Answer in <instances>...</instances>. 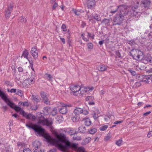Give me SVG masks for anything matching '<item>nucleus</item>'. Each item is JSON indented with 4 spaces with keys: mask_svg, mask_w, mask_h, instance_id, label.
<instances>
[{
    "mask_svg": "<svg viewBox=\"0 0 152 152\" xmlns=\"http://www.w3.org/2000/svg\"><path fill=\"white\" fill-rule=\"evenodd\" d=\"M26 125L27 127L34 130L38 134L43 137L48 143L58 147L63 152H68L67 150L70 147L77 152H87L83 147L77 148V144L71 143L66 138L65 135L63 134H58L56 133L55 136L56 139H53L48 133L45 132L44 129L39 126L33 124H26Z\"/></svg>",
    "mask_w": 152,
    "mask_h": 152,
    "instance_id": "nucleus-1",
    "label": "nucleus"
},
{
    "mask_svg": "<svg viewBox=\"0 0 152 152\" xmlns=\"http://www.w3.org/2000/svg\"><path fill=\"white\" fill-rule=\"evenodd\" d=\"M134 8L130 11H129V8L127 6L121 5L116 6L115 10H111L110 12L112 13H115L118 10L120 12L119 15L117 14L114 18L113 20L114 25L119 24L122 20L124 16L126 15L130 16H136L137 14V12L134 10Z\"/></svg>",
    "mask_w": 152,
    "mask_h": 152,
    "instance_id": "nucleus-2",
    "label": "nucleus"
},
{
    "mask_svg": "<svg viewBox=\"0 0 152 152\" xmlns=\"http://www.w3.org/2000/svg\"><path fill=\"white\" fill-rule=\"evenodd\" d=\"M131 54L134 59L138 60L143 55L142 52L139 50L133 49L131 51Z\"/></svg>",
    "mask_w": 152,
    "mask_h": 152,
    "instance_id": "nucleus-3",
    "label": "nucleus"
},
{
    "mask_svg": "<svg viewBox=\"0 0 152 152\" xmlns=\"http://www.w3.org/2000/svg\"><path fill=\"white\" fill-rule=\"evenodd\" d=\"M94 89V87H93L82 86L80 88L78 95L80 96L86 95L88 94L90 91H92Z\"/></svg>",
    "mask_w": 152,
    "mask_h": 152,
    "instance_id": "nucleus-4",
    "label": "nucleus"
},
{
    "mask_svg": "<svg viewBox=\"0 0 152 152\" xmlns=\"http://www.w3.org/2000/svg\"><path fill=\"white\" fill-rule=\"evenodd\" d=\"M53 120L51 119L43 118V120H40L38 122V123L43 125H45L50 126V128L53 129V127L51 126L53 124Z\"/></svg>",
    "mask_w": 152,
    "mask_h": 152,
    "instance_id": "nucleus-5",
    "label": "nucleus"
},
{
    "mask_svg": "<svg viewBox=\"0 0 152 152\" xmlns=\"http://www.w3.org/2000/svg\"><path fill=\"white\" fill-rule=\"evenodd\" d=\"M81 87L78 85L77 86H72L70 87L71 90L72 91L71 93L72 94L75 96H78L79 95L80 89Z\"/></svg>",
    "mask_w": 152,
    "mask_h": 152,
    "instance_id": "nucleus-6",
    "label": "nucleus"
},
{
    "mask_svg": "<svg viewBox=\"0 0 152 152\" xmlns=\"http://www.w3.org/2000/svg\"><path fill=\"white\" fill-rule=\"evenodd\" d=\"M59 106L61 107V108L60 109L59 111L60 113L63 114H65L67 111V110L66 107H70L71 106V105H67L64 104L62 103H59Z\"/></svg>",
    "mask_w": 152,
    "mask_h": 152,
    "instance_id": "nucleus-7",
    "label": "nucleus"
},
{
    "mask_svg": "<svg viewBox=\"0 0 152 152\" xmlns=\"http://www.w3.org/2000/svg\"><path fill=\"white\" fill-rule=\"evenodd\" d=\"M33 145L34 147V150L35 152H42L41 149V143L39 141H36L34 142Z\"/></svg>",
    "mask_w": 152,
    "mask_h": 152,
    "instance_id": "nucleus-8",
    "label": "nucleus"
},
{
    "mask_svg": "<svg viewBox=\"0 0 152 152\" xmlns=\"http://www.w3.org/2000/svg\"><path fill=\"white\" fill-rule=\"evenodd\" d=\"M74 113L75 115H79L81 113L86 115L88 113V111L86 110H83L80 107H76L74 111Z\"/></svg>",
    "mask_w": 152,
    "mask_h": 152,
    "instance_id": "nucleus-9",
    "label": "nucleus"
},
{
    "mask_svg": "<svg viewBox=\"0 0 152 152\" xmlns=\"http://www.w3.org/2000/svg\"><path fill=\"white\" fill-rule=\"evenodd\" d=\"M30 53L35 59H37L38 57V53L37 48L36 47H32L30 51Z\"/></svg>",
    "mask_w": 152,
    "mask_h": 152,
    "instance_id": "nucleus-10",
    "label": "nucleus"
},
{
    "mask_svg": "<svg viewBox=\"0 0 152 152\" xmlns=\"http://www.w3.org/2000/svg\"><path fill=\"white\" fill-rule=\"evenodd\" d=\"M100 113L98 109H95L92 110L91 115L94 120H96L99 117V115Z\"/></svg>",
    "mask_w": 152,
    "mask_h": 152,
    "instance_id": "nucleus-11",
    "label": "nucleus"
},
{
    "mask_svg": "<svg viewBox=\"0 0 152 152\" xmlns=\"http://www.w3.org/2000/svg\"><path fill=\"white\" fill-rule=\"evenodd\" d=\"M86 4L88 8L93 7L95 5V0H86Z\"/></svg>",
    "mask_w": 152,
    "mask_h": 152,
    "instance_id": "nucleus-12",
    "label": "nucleus"
},
{
    "mask_svg": "<svg viewBox=\"0 0 152 152\" xmlns=\"http://www.w3.org/2000/svg\"><path fill=\"white\" fill-rule=\"evenodd\" d=\"M88 16L89 20L92 22V23H94L95 22L94 19H95L97 21H99L101 20L100 18L97 16L96 14L95 15H92V16H90L88 15Z\"/></svg>",
    "mask_w": 152,
    "mask_h": 152,
    "instance_id": "nucleus-13",
    "label": "nucleus"
},
{
    "mask_svg": "<svg viewBox=\"0 0 152 152\" xmlns=\"http://www.w3.org/2000/svg\"><path fill=\"white\" fill-rule=\"evenodd\" d=\"M41 96L43 99L45 103L46 104H50V102L48 101V99L47 97V95L44 92H41Z\"/></svg>",
    "mask_w": 152,
    "mask_h": 152,
    "instance_id": "nucleus-14",
    "label": "nucleus"
},
{
    "mask_svg": "<svg viewBox=\"0 0 152 152\" xmlns=\"http://www.w3.org/2000/svg\"><path fill=\"white\" fill-rule=\"evenodd\" d=\"M21 114L23 116L28 119H30L31 118H35L34 116H33L32 115L30 114H27L24 111H22L21 113Z\"/></svg>",
    "mask_w": 152,
    "mask_h": 152,
    "instance_id": "nucleus-15",
    "label": "nucleus"
},
{
    "mask_svg": "<svg viewBox=\"0 0 152 152\" xmlns=\"http://www.w3.org/2000/svg\"><path fill=\"white\" fill-rule=\"evenodd\" d=\"M85 125L87 126H90L91 124V121L90 119L88 117H85L83 119Z\"/></svg>",
    "mask_w": 152,
    "mask_h": 152,
    "instance_id": "nucleus-16",
    "label": "nucleus"
},
{
    "mask_svg": "<svg viewBox=\"0 0 152 152\" xmlns=\"http://www.w3.org/2000/svg\"><path fill=\"white\" fill-rule=\"evenodd\" d=\"M152 58L149 54L147 55L145 58L144 59L142 60L143 62L145 63H147L151 61Z\"/></svg>",
    "mask_w": 152,
    "mask_h": 152,
    "instance_id": "nucleus-17",
    "label": "nucleus"
},
{
    "mask_svg": "<svg viewBox=\"0 0 152 152\" xmlns=\"http://www.w3.org/2000/svg\"><path fill=\"white\" fill-rule=\"evenodd\" d=\"M72 119L73 122H77L80 121V117L79 115H75L72 117Z\"/></svg>",
    "mask_w": 152,
    "mask_h": 152,
    "instance_id": "nucleus-18",
    "label": "nucleus"
},
{
    "mask_svg": "<svg viewBox=\"0 0 152 152\" xmlns=\"http://www.w3.org/2000/svg\"><path fill=\"white\" fill-rule=\"evenodd\" d=\"M142 3L145 7H148L150 4V1L149 0H143Z\"/></svg>",
    "mask_w": 152,
    "mask_h": 152,
    "instance_id": "nucleus-19",
    "label": "nucleus"
},
{
    "mask_svg": "<svg viewBox=\"0 0 152 152\" xmlns=\"http://www.w3.org/2000/svg\"><path fill=\"white\" fill-rule=\"evenodd\" d=\"M12 7H8L7 10L6 12L5 17L7 18H9L10 16V11L12 10Z\"/></svg>",
    "mask_w": 152,
    "mask_h": 152,
    "instance_id": "nucleus-20",
    "label": "nucleus"
},
{
    "mask_svg": "<svg viewBox=\"0 0 152 152\" xmlns=\"http://www.w3.org/2000/svg\"><path fill=\"white\" fill-rule=\"evenodd\" d=\"M86 127L83 126H81L79 128V131L80 133H84L86 132Z\"/></svg>",
    "mask_w": 152,
    "mask_h": 152,
    "instance_id": "nucleus-21",
    "label": "nucleus"
},
{
    "mask_svg": "<svg viewBox=\"0 0 152 152\" xmlns=\"http://www.w3.org/2000/svg\"><path fill=\"white\" fill-rule=\"evenodd\" d=\"M98 69L101 71H103L106 70V68L102 65H99L97 67Z\"/></svg>",
    "mask_w": 152,
    "mask_h": 152,
    "instance_id": "nucleus-22",
    "label": "nucleus"
},
{
    "mask_svg": "<svg viewBox=\"0 0 152 152\" xmlns=\"http://www.w3.org/2000/svg\"><path fill=\"white\" fill-rule=\"evenodd\" d=\"M28 52L27 50H25L23 52L22 55V57H24L25 58L27 59L28 58Z\"/></svg>",
    "mask_w": 152,
    "mask_h": 152,
    "instance_id": "nucleus-23",
    "label": "nucleus"
},
{
    "mask_svg": "<svg viewBox=\"0 0 152 152\" xmlns=\"http://www.w3.org/2000/svg\"><path fill=\"white\" fill-rule=\"evenodd\" d=\"M56 121L58 123H60L63 121L64 119L62 116L61 115L58 116L56 118Z\"/></svg>",
    "mask_w": 152,
    "mask_h": 152,
    "instance_id": "nucleus-24",
    "label": "nucleus"
},
{
    "mask_svg": "<svg viewBox=\"0 0 152 152\" xmlns=\"http://www.w3.org/2000/svg\"><path fill=\"white\" fill-rule=\"evenodd\" d=\"M34 81L35 80L32 77H31L30 79H28L27 80H25V82H28V83L30 85L34 83Z\"/></svg>",
    "mask_w": 152,
    "mask_h": 152,
    "instance_id": "nucleus-25",
    "label": "nucleus"
},
{
    "mask_svg": "<svg viewBox=\"0 0 152 152\" xmlns=\"http://www.w3.org/2000/svg\"><path fill=\"white\" fill-rule=\"evenodd\" d=\"M91 140V137H89L86 138L83 141V142H82L83 144L86 145V144L88 143Z\"/></svg>",
    "mask_w": 152,
    "mask_h": 152,
    "instance_id": "nucleus-26",
    "label": "nucleus"
},
{
    "mask_svg": "<svg viewBox=\"0 0 152 152\" xmlns=\"http://www.w3.org/2000/svg\"><path fill=\"white\" fill-rule=\"evenodd\" d=\"M108 127V125H106L100 127L99 128V129L101 131H104L107 129Z\"/></svg>",
    "mask_w": 152,
    "mask_h": 152,
    "instance_id": "nucleus-27",
    "label": "nucleus"
},
{
    "mask_svg": "<svg viewBox=\"0 0 152 152\" xmlns=\"http://www.w3.org/2000/svg\"><path fill=\"white\" fill-rule=\"evenodd\" d=\"M19 20L20 22L22 23H25L26 21V18L23 17H20L19 19Z\"/></svg>",
    "mask_w": 152,
    "mask_h": 152,
    "instance_id": "nucleus-28",
    "label": "nucleus"
},
{
    "mask_svg": "<svg viewBox=\"0 0 152 152\" xmlns=\"http://www.w3.org/2000/svg\"><path fill=\"white\" fill-rule=\"evenodd\" d=\"M96 129L95 128L91 129L88 131L89 133L90 134H93L96 132Z\"/></svg>",
    "mask_w": 152,
    "mask_h": 152,
    "instance_id": "nucleus-29",
    "label": "nucleus"
},
{
    "mask_svg": "<svg viewBox=\"0 0 152 152\" xmlns=\"http://www.w3.org/2000/svg\"><path fill=\"white\" fill-rule=\"evenodd\" d=\"M57 110L56 108H54L51 113V114L53 116L57 114Z\"/></svg>",
    "mask_w": 152,
    "mask_h": 152,
    "instance_id": "nucleus-30",
    "label": "nucleus"
},
{
    "mask_svg": "<svg viewBox=\"0 0 152 152\" xmlns=\"http://www.w3.org/2000/svg\"><path fill=\"white\" fill-rule=\"evenodd\" d=\"M122 140L121 139H120L116 142V144L118 146H120L122 145Z\"/></svg>",
    "mask_w": 152,
    "mask_h": 152,
    "instance_id": "nucleus-31",
    "label": "nucleus"
},
{
    "mask_svg": "<svg viewBox=\"0 0 152 152\" xmlns=\"http://www.w3.org/2000/svg\"><path fill=\"white\" fill-rule=\"evenodd\" d=\"M72 11L76 15H80V12L76 9H73Z\"/></svg>",
    "mask_w": 152,
    "mask_h": 152,
    "instance_id": "nucleus-32",
    "label": "nucleus"
},
{
    "mask_svg": "<svg viewBox=\"0 0 152 152\" xmlns=\"http://www.w3.org/2000/svg\"><path fill=\"white\" fill-rule=\"evenodd\" d=\"M94 97L92 96H90L87 97L86 98V101H88L89 102L90 101H92L94 99Z\"/></svg>",
    "mask_w": 152,
    "mask_h": 152,
    "instance_id": "nucleus-33",
    "label": "nucleus"
},
{
    "mask_svg": "<svg viewBox=\"0 0 152 152\" xmlns=\"http://www.w3.org/2000/svg\"><path fill=\"white\" fill-rule=\"evenodd\" d=\"M88 48L89 49H93V44L91 43H88L87 44Z\"/></svg>",
    "mask_w": 152,
    "mask_h": 152,
    "instance_id": "nucleus-34",
    "label": "nucleus"
},
{
    "mask_svg": "<svg viewBox=\"0 0 152 152\" xmlns=\"http://www.w3.org/2000/svg\"><path fill=\"white\" fill-rule=\"evenodd\" d=\"M17 94L20 96H22L23 95V93L22 91L20 90H18L16 93Z\"/></svg>",
    "mask_w": 152,
    "mask_h": 152,
    "instance_id": "nucleus-35",
    "label": "nucleus"
},
{
    "mask_svg": "<svg viewBox=\"0 0 152 152\" xmlns=\"http://www.w3.org/2000/svg\"><path fill=\"white\" fill-rule=\"evenodd\" d=\"M85 34H83L81 35V37H82V39L84 41L87 42L89 41L88 39L87 38H85L84 37Z\"/></svg>",
    "mask_w": 152,
    "mask_h": 152,
    "instance_id": "nucleus-36",
    "label": "nucleus"
},
{
    "mask_svg": "<svg viewBox=\"0 0 152 152\" xmlns=\"http://www.w3.org/2000/svg\"><path fill=\"white\" fill-rule=\"evenodd\" d=\"M45 75L49 78L48 80L50 81L51 82L52 81V77L50 74H46Z\"/></svg>",
    "mask_w": 152,
    "mask_h": 152,
    "instance_id": "nucleus-37",
    "label": "nucleus"
},
{
    "mask_svg": "<svg viewBox=\"0 0 152 152\" xmlns=\"http://www.w3.org/2000/svg\"><path fill=\"white\" fill-rule=\"evenodd\" d=\"M61 29L63 31H66V25L65 24H63L61 27Z\"/></svg>",
    "mask_w": 152,
    "mask_h": 152,
    "instance_id": "nucleus-38",
    "label": "nucleus"
},
{
    "mask_svg": "<svg viewBox=\"0 0 152 152\" xmlns=\"http://www.w3.org/2000/svg\"><path fill=\"white\" fill-rule=\"evenodd\" d=\"M128 71L131 74L134 76L136 74V72L132 70L129 69L128 70Z\"/></svg>",
    "mask_w": 152,
    "mask_h": 152,
    "instance_id": "nucleus-39",
    "label": "nucleus"
},
{
    "mask_svg": "<svg viewBox=\"0 0 152 152\" xmlns=\"http://www.w3.org/2000/svg\"><path fill=\"white\" fill-rule=\"evenodd\" d=\"M32 99L36 102H38L39 100V99H38L36 96H32Z\"/></svg>",
    "mask_w": 152,
    "mask_h": 152,
    "instance_id": "nucleus-40",
    "label": "nucleus"
},
{
    "mask_svg": "<svg viewBox=\"0 0 152 152\" xmlns=\"http://www.w3.org/2000/svg\"><path fill=\"white\" fill-rule=\"evenodd\" d=\"M145 77L146 79H148L151 80V82H152V75H151L147 76H145Z\"/></svg>",
    "mask_w": 152,
    "mask_h": 152,
    "instance_id": "nucleus-41",
    "label": "nucleus"
},
{
    "mask_svg": "<svg viewBox=\"0 0 152 152\" xmlns=\"http://www.w3.org/2000/svg\"><path fill=\"white\" fill-rule=\"evenodd\" d=\"M58 6V4L56 2H55L53 6V7H52L53 9V10H55L56 9V8Z\"/></svg>",
    "mask_w": 152,
    "mask_h": 152,
    "instance_id": "nucleus-42",
    "label": "nucleus"
},
{
    "mask_svg": "<svg viewBox=\"0 0 152 152\" xmlns=\"http://www.w3.org/2000/svg\"><path fill=\"white\" fill-rule=\"evenodd\" d=\"M111 136L110 134H108L104 139L105 140L107 141L109 140Z\"/></svg>",
    "mask_w": 152,
    "mask_h": 152,
    "instance_id": "nucleus-43",
    "label": "nucleus"
},
{
    "mask_svg": "<svg viewBox=\"0 0 152 152\" xmlns=\"http://www.w3.org/2000/svg\"><path fill=\"white\" fill-rule=\"evenodd\" d=\"M23 152H31V151L29 148H26L23 150Z\"/></svg>",
    "mask_w": 152,
    "mask_h": 152,
    "instance_id": "nucleus-44",
    "label": "nucleus"
},
{
    "mask_svg": "<svg viewBox=\"0 0 152 152\" xmlns=\"http://www.w3.org/2000/svg\"><path fill=\"white\" fill-rule=\"evenodd\" d=\"M74 139L75 140H81V138L80 137L77 136L74 137Z\"/></svg>",
    "mask_w": 152,
    "mask_h": 152,
    "instance_id": "nucleus-45",
    "label": "nucleus"
},
{
    "mask_svg": "<svg viewBox=\"0 0 152 152\" xmlns=\"http://www.w3.org/2000/svg\"><path fill=\"white\" fill-rule=\"evenodd\" d=\"M23 106L28 107L29 106V104L28 102H25L23 103Z\"/></svg>",
    "mask_w": 152,
    "mask_h": 152,
    "instance_id": "nucleus-46",
    "label": "nucleus"
},
{
    "mask_svg": "<svg viewBox=\"0 0 152 152\" xmlns=\"http://www.w3.org/2000/svg\"><path fill=\"white\" fill-rule=\"evenodd\" d=\"M103 22L105 24H107L109 22V20L107 19H104L103 20Z\"/></svg>",
    "mask_w": 152,
    "mask_h": 152,
    "instance_id": "nucleus-47",
    "label": "nucleus"
},
{
    "mask_svg": "<svg viewBox=\"0 0 152 152\" xmlns=\"http://www.w3.org/2000/svg\"><path fill=\"white\" fill-rule=\"evenodd\" d=\"M152 136V131H150L147 135V136L148 137H150Z\"/></svg>",
    "mask_w": 152,
    "mask_h": 152,
    "instance_id": "nucleus-48",
    "label": "nucleus"
},
{
    "mask_svg": "<svg viewBox=\"0 0 152 152\" xmlns=\"http://www.w3.org/2000/svg\"><path fill=\"white\" fill-rule=\"evenodd\" d=\"M16 91L17 90L16 89L12 88L10 90V92L11 93H15Z\"/></svg>",
    "mask_w": 152,
    "mask_h": 152,
    "instance_id": "nucleus-49",
    "label": "nucleus"
},
{
    "mask_svg": "<svg viewBox=\"0 0 152 152\" xmlns=\"http://www.w3.org/2000/svg\"><path fill=\"white\" fill-rule=\"evenodd\" d=\"M37 105L31 107V108L32 110H36L37 109Z\"/></svg>",
    "mask_w": 152,
    "mask_h": 152,
    "instance_id": "nucleus-50",
    "label": "nucleus"
},
{
    "mask_svg": "<svg viewBox=\"0 0 152 152\" xmlns=\"http://www.w3.org/2000/svg\"><path fill=\"white\" fill-rule=\"evenodd\" d=\"M123 121H116L114 123V124H119L122 123L123 122Z\"/></svg>",
    "mask_w": 152,
    "mask_h": 152,
    "instance_id": "nucleus-51",
    "label": "nucleus"
},
{
    "mask_svg": "<svg viewBox=\"0 0 152 152\" xmlns=\"http://www.w3.org/2000/svg\"><path fill=\"white\" fill-rule=\"evenodd\" d=\"M18 70L19 72H21L23 71V69L22 67H20L18 68Z\"/></svg>",
    "mask_w": 152,
    "mask_h": 152,
    "instance_id": "nucleus-52",
    "label": "nucleus"
},
{
    "mask_svg": "<svg viewBox=\"0 0 152 152\" xmlns=\"http://www.w3.org/2000/svg\"><path fill=\"white\" fill-rule=\"evenodd\" d=\"M143 104L142 102H139L137 103V105L139 106V107H140V106L142 105Z\"/></svg>",
    "mask_w": 152,
    "mask_h": 152,
    "instance_id": "nucleus-53",
    "label": "nucleus"
},
{
    "mask_svg": "<svg viewBox=\"0 0 152 152\" xmlns=\"http://www.w3.org/2000/svg\"><path fill=\"white\" fill-rule=\"evenodd\" d=\"M60 39L64 44L65 43V41L64 38L60 37Z\"/></svg>",
    "mask_w": 152,
    "mask_h": 152,
    "instance_id": "nucleus-54",
    "label": "nucleus"
},
{
    "mask_svg": "<svg viewBox=\"0 0 152 152\" xmlns=\"http://www.w3.org/2000/svg\"><path fill=\"white\" fill-rule=\"evenodd\" d=\"M110 119V118L109 117H105L104 118V119L105 121H108V120Z\"/></svg>",
    "mask_w": 152,
    "mask_h": 152,
    "instance_id": "nucleus-55",
    "label": "nucleus"
},
{
    "mask_svg": "<svg viewBox=\"0 0 152 152\" xmlns=\"http://www.w3.org/2000/svg\"><path fill=\"white\" fill-rule=\"evenodd\" d=\"M151 113V112L150 111H148V112H146V113H144L143 114V115L145 116H147L148 115L150 114Z\"/></svg>",
    "mask_w": 152,
    "mask_h": 152,
    "instance_id": "nucleus-56",
    "label": "nucleus"
},
{
    "mask_svg": "<svg viewBox=\"0 0 152 152\" xmlns=\"http://www.w3.org/2000/svg\"><path fill=\"white\" fill-rule=\"evenodd\" d=\"M89 104L90 105H94V102L93 101H90L88 102Z\"/></svg>",
    "mask_w": 152,
    "mask_h": 152,
    "instance_id": "nucleus-57",
    "label": "nucleus"
},
{
    "mask_svg": "<svg viewBox=\"0 0 152 152\" xmlns=\"http://www.w3.org/2000/svg\"><path fill=\"white\" fill-rule=\"evenodd\" d=\"M100 95H103L104 93V92L103 90H102L100 91Z\"/></svg>",
    "mask_w": 152,
    "mask_h": 152,
    "instance_id": "nucleus-58",
    "label": "nucleus"
},
{
    "mask_svg": "<svg viewBox=\"0 0 152 152\" xmlns=\"http://www.w3.org/2000/svg\"><path fill=\"white\" fill-rule=\"evenodd\" d=\"M134 43V41H129V43L131 45H132Z\"/></svg>",
    "mask_w": 152,
    "mask_h": 152,
    "instance_id": "nucleus-59",
    "label": "nucleus"
},
{
    "mask_svg": "<svg viewBox=\"0 0 152 152\" xmlns=\"http://www.w3.org/2000/svg\"><path fill=\"white\" fill-rule=\"evenodd\" d=\"M12 116L15 117V118H17L18 117V115H17L16 114H13L12 115Z\"/></svg>",
    "mask_w": 152,
    "mask_h": 152,
    "instance_id": "nucleus-60",
    "label": "nucleus"
},
{
    "mask_svg": "<svg viewBox=\"0 0 152 152\" xmlns=\"http://www.w3.org/2000/svg\"><path fill=\"white\" fill-rule=\"evenodd\" d=\"M91 34L89 33H87V36L88 37H91Z\"/></svg>",
    "mask_w": 152,
    "mask_h": 152,
    "instance_id": "nucleus-61",
    "label": "nucleus"
},
{
    "mask_svg": "<svg viewBox=\"0 0 152 152\" xmlns=\"http://www.w3.org/2000/svg\"><path fill=\"white\" fill-rule=\"evenodd\" d=\"M103 43V42L102 41H100L99 42V44L100 45H102Z\"/></svg>",
    "mask_w": 152,
    "mask_h": 152,
    "instance_id": "nucleus-62",
    "label": "nucleus"
},
{
    "mask_svg": "<svg viewBox=\"0 0 152 152\" xmlns=\"http://www.w3.org/2000/svg\"><path fill=\"white\" fill-rule=\"evenodd\" d=\"M147 72H148V73L152 72V69H151L150 70L147 71Z\"/></svg>",
    "mask_w": 152,
    "mask_h": 152,
    "instance_id": "nucleus-63",
    "label": "nucleus"
},
{
    "mask_svg": "<svg viewBox=\"0 0 152 152\" xmlns=\"http://www.w3.org/2000/svg\"><path fill=\"white\" fill-rule=\"evenodd\" d=\"M90 37L92 39H94V35L93 34H91Z\"/></svg>",
    "mask_w": 152,
    "mask_h": 152,
    "instance_id": "nucleus-64",
    "label": "nucleus"
}]
</instances>
